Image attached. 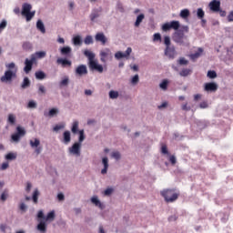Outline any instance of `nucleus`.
<instances>
[{
	"label": "nucleus",
	"mask_w": 233,
	"mask_h": 233,
	"mask_svg": "<svg viewBox=\"0 0 233 233\" xmlns=\"http://www.w3.org/2000/svg\"><path fill=\"white\" fill-rule=\"evenodd\" d=\"M181 108H182V110H185L186 112H188L191 110V107H190V106H188V103L182 105Z\"/></svg>",
	"instance_id": "59"
},
{
	"label": "nucleus",
	"mask_w": 233,
	"mask_h": 233,
	"mask_svg": "<svg viewBox=\"0 0 233 233\" xmlns=\"http://www.w3.org/2000/svg\"><path fill=\"white\" fill-rule=\"evenodd\" d=\"M19 208L22 212H26V209L28 208V207L26 206V204H25V202H22L19 206Z\"/></svg>",
	"instance_id": "58"
},
{
	"label": "nucleus",
	"mask_w": 233,
	"mask_h": 233,
	"mask_svg": "<svg viewBox=\"0 0 233 233\" xmlns=\"http://www.w3.org/2000/svg\"><path fill=\"white\" fill-rule=\"evenodd\" d=\"M70 141H72V137L70 136V131H65L63 133L62 143H64V145H68V143H70Z\"/></svg>",
	"instance_id": "21"
},
{
	"label": "nucleus",
	"mask_w": 233,
	"mask_h": 233,
	"mask_svg": "<svg viewBox=\"0 0 233 233\" xmlns=\"http://www.w3.org/2000/svg\"><path fill=\"white\" fill-rule=\"evenodd\" d=\"M91 203L95 205L96 207H98V208L103 209V204L101 203V200L96 196L91 198Z\"/></svg>",
	"instance_id": "29"
},
{
	"label": "nucleus",
	"mask_w": 233,
	"mask_h": 233,
	"mask_svg": "<svg viewBox=\"0 0 233 233\" xmlns=\"http://www.w3.org/2000/svg\"><path fill=\"white\" fill-rule=\"evenodd\" d=\"M60 54L61 56H66V57L70 56V54H72V47L64 46L60 48Z\"/></svg>",
	"instance_id": "23"
},
{
	"label": "nucleus",
	"mask_w": 233,
	"mask_h": 233,
	"mask_svg": "<svg viewBox=\"0 0 233 233\" xmlns=\"http://www.w3.org/2000/svg\"><path fill=\"white\" fill-rule=\"evenodd\" d=\"M36 28L41 32V34H46V28H45V24L43 23V20H37Z\"/></svg>",
	"instance_id": "24"
},
{
	"label": "nucleus",
	"mask_w": 233,
	"mask_h": 233,
	"mask_svg": "<svg viewBox=\"0 0 233 233\" xmlns=\"http://www.w3.org/2000/svg\"><path fill=\"white\" fill-rule=\"evenodd\" d=\"M112 192H114V189L108 187L104 191V195L105 196H110L112 194Z\"/></svg>",
	"instance_id": "63"
},
{
	"label": "nucleus",
	"mask_w": 233,
	"mask_h": 233,
	"mask_svg": "<svg viewBox=\"0 0 233 233\" xmlns=\"http://www.w3.org/2000/svg\"><path fill=\"white\" fill-rule=\"evenodd\" d=\"M56 63L57 65H61L63 68H66V66H72V61L66 58H57Z\"/></svg>",
	"instance_id": "20"
},
{
	"label": "nucleus",
	"mask_w": 233,
	"mask_h": 233,
	"mask_svg": "<svg viewBox=\"0 0 233 233\" xmlns=\"http://www.w3.org/2000/svg\"><path fill=\"white\" fill-rule=\"evenodd\" d=\"M75 74L76 76H79V77H83V76H86V74H88V69L86 68V66L80 65L76 68Z\"/></svg>",
	"instance_id": "15"
},
{
	"label": "nucleus",
	"mask_w": 233,
	"mask_h": 233,
	"mask_svg": "<svg viewBox=\"0 0 233 233\" xmlns=\"http://www.w3.org/2000/svg\"><path fill=\"white\" fill-rule=\"evenodd\" d=\"M153 40L154 41H161V34H159V33L154 34Z\"/></svg>",
	"instance_id": "60"
},
{
	"label": "nucleus",
	"mask_w": 233,
	"mask_h": 233,
	"mask_svg": "<svg viewBox=\"0 0 233 233\" xmlns=\"http://www.w3.org/2000/svg\"><path fill=\"white\" fill-rule=\"evenodd\" d=\"M116 10H118V12H121V14L125 12V7H123V4L121 2L116 3Z\"/></svg>",
	"instance_id": "52"
},
{
	"label": "nucleus",
	"mask_w": 233,
	"mask_h": 233,
	"mask_svg": "<svg viewBox=\"0 0 233 233\" xmlns=\"http://www.w3.org/2000/svg\"><path fill=\"white\" fill-rule=\"evenodd\" d=\"M95 39L98 43H101V45H106V41H108V39L105 35V33H96L95 35Z\"/></svg>",
	"instance_id": "17"
},
{
	"label": "nucleus",
	"mask_w": 233,
	"mask_h": 233,
	"mask_svg": "<svg viewBox=\"0 0 233 233\" xmlns=\"http://www.w3.org/2000/svg\"><path fill=\"white\" fill-rule=\"evenodd\" d=\"M179 21L173 20L171 22L165 23L162 25V30L163 32H168V30H170L171 28L173 30H179Z\"/></svg>",
	"instance_id": "7"
},
{
	"label": "nucleus",
	"mask_w": 233,
	"mask_h": 233,
	"mask_svg": "<svg viewBox=\"0 0 233 233\" xmlns=\"http://www.w3.org/2000/svg\"><path fill=\"white\" fill-rule=\"evenodd\" d=\"M108 56H112V52H110L109 48H106L104 51L100 52V61L102 63H106V57H108Z\"/></svg>",
	"instance_id": "19"
},
{
	"label": "nucleus",
	"mask_w": 233,
	"mask_h": 233,
	"mask_svg": "<svg viewBox=\"0 0 233 233\" xmlns=\"http://www.w3.org/2000/svg\"><path fill=\"white\" fill-rule=\"evenodd\" d=\"M8 167H10V164H8V162H4L0 167V170H6Z\"/></svg>",
	"instance_id": "61"
},
{
	"label": "nucleus",
	"mask_w": 233,
	"mask_h": 233,
	"mask_svg": "<svg viewBox=\"0 0 233 233\" xmlns=\"http://www.w3.org/2000/svg\"><path fill=\"white\" fill-rule=\"evenodd\" d=\"M208 8H209L210 12H213L214 14H218L219 9L221 8V1L212 0L208 4Z\"/></svg>",
	"instance_id": "11"
},
{
	"label": "nucleus",
	"mask_w": 233,
	"mask_h": 233,
	"mask_svg": "<svg viewBox=\"0 0 233 233\" xmlns=\"http://www.w3.org/2000/svg\"><path fill=\"white\" fill-rule=\"evenodd\" d=\"M24 136H26V130H25V127L18 126L16 127V133L11 136V139L14 143H19Z\"/></svg>",
	"instance_id": "5"
},
{
	"label": "nucleus",
	"mask_w": 233,
	"mask_h": 233,
	"mask_svg": "<svg viewBox=\"0 0 233 233\" xmlns=\"http://www.w3.org/2000/svg\"><path fill=\"white\" fill-rule=\"evenodd\" d=\"M38 94H46V88L45 86L41 84L38 85Z\"/></svg>",
	"instance_id": "51"
},
{
	"label": "nucleus",
	"mask_w": 233,
	"mask_h": 233,
	"mask_svg": "<svg viewBox=\"0 0 233 233\" xmlns=\"http://www.w3.org/2000/svg\"><path fill=\"white\" fill-rule=\"evenodd\" d=\"M177 63L178 65H188V60L185 59V57H180Z\"/></svg>",
	"instance_id": "57"
},
{
	"label": "nucleus",
	"mask_w": 233,
	"mask_h": 233,
	"mask_svg": "<svg viewBox=\"0 0 233 233\" xmlns=\"http://www.w3.org/2000/svg\"><path fill=\"white\" fill-rule=\"evenodd\" d=\"M79 134V137H78V142L76 143H80V145H82V143L85 141V130L81 129L78 131Z\"/></svg>",
	"instance_id": "44"
},
{
	"label": "nucleus",
	"mask_w": 233,
	"mask_h": 233,
	"mask_svg": "<svg viewBox=\"0 0 233 233\" xmlns=\"http://www.w3.org/2000/svg\"><path fill=\"white\" fill-rule=\"evenodd\" d=\"M102 165H104V168L101 170V174L105 175L108 172V157L102 158Z\"/></svg>",
	"instance_id": "27"
},
{
	"label": "nucleus",
	"mask_w": 233,
	"mask_h": 233,
	"mask_svg": "<svg viewBox=\"0 0 233 233\" xmlns=\"http://www.w3.org/2000/svg\"><path fill=\"white\" fill-rule=\"evenodd\" d=\"M228 23H233V11H230L227 16Z\"/></svg>",
	"instance_id": "62"
},
{
	"label": "nucleus",
	"mask_w": 233,
	"mask_h": 233,
	"mask_svg": "<svg viewBox=\"0 0 233 233\" xmlns=\"http://www.w3.org/2000/svg\"><path fill=\"white\" fill-rule=\"evenodd\" d=\"M172 39L174 43L177 45H180L182 46H190V41L188 40V36L185 35L183 31H176L173 34Z\"/></svg>",
	"instance_id": "2"
},
{
	"label": "nucleus",
	"mask_w": 233,
	"mask_h": 233,
	"mask_svg": "<svg viewBox=\"0 0 233 233\" xmlns=\"http://www.w3.org/2000/svg\"><path fill=\"white\" fill-rule=\"evenodd\" d=\"M207 76L209 77V79H216L218 77V73L214 70H209L208 71Z\"/></svg>",
	"instance_id": "46"
},
{
	"label": "nucleus",
	"mask_w": 233,
	"mask_h": 233,
	"mask_svg": "<svg viewBox=\"0 0 233 233\" xmlns=\"http://www.w3.org/2000/svg\"><path fill=\"white\" fill-rule=\"evenodd\" d=\"M5 157L7 161H14L15 159H17V153H7Z\"/></svg>",
	"instance_id": "35"
},
{
	"label": "nucleus",
	"mask_w": 233,
	"mask_h": 233,
	"mask_svg": "<svg viewBox=\"0 0 233 233\" xmlns=\"http://www.w3.org/2000/svg\"><path fill=\"white\" fill-rule=\"evenodd\" d=\"M84 56H86V57H87L89 63H92V61H96V60H94V59H96V54L92 53L89 50L84 51Z\"/></svg>",
	"instance_id": "28"
},
{
	"label": "nucleus",
	"mask_w": 233,
	"mask_h": 233,
	"mask_svg": "<svg viewBox=\"0 0 233 233\" xmlns=\"http://www.w3.org/2000/svg\"><path fill=\"white\" fill-rule=\"evenodd\" d=\"M32 61H37V59H44V57H46V52L45 51H38L35 54L31 55Z\"/></svg>",
	"instance_id": "18"
},
{
	"label": "nucleus",
	"mask_w": 233,
	"mask_h": 233,
	"mask_svg": "<svg viewBox=\"0 0 233 233\" xmlns=\"http://www.w3.org/2000/svg\"><path fill=\"white\" fill-rule=\"evenodd\" d=\"M164 45L166 46L164 50L165 56L168 57V59H176V56H177V51H176V46H172L170 36H164Z\"/></svg>",
	"instance_id": "1"
},
{
	"label": "nucleus",
	"mask_w": 233,
	"mask_h": 233,
	"mask_svg": "<svg viewBox=\"0 0 233 233\" xmlns=\"http://www.w3.org/2000/svg\"><path fill=\"white\" fill-rule=\"evenodd\" d=\"M130 54H132V47H127L125 53L121 51L116 52L115 54V57L117 60L123 59V57H125L126 59H128V57L130 56Z\"/></svg>",
	"instance_id": "12"
},
{
	"label": "nucleus",
	"mask_w": 233,
	"mask_h": 233,
	"mask_svg": "<svg viewBox=\"0 0 233 233\" xmlns=\"http://www.w3.org/2000/svg\"><path fill=\"white\" fill-rule=\"evenodd\" d=\"M132 85H137L139 83V75H135L131 79Z\"/></svg>",
	"instance_id": "53"
},
{
	"label": "nucleus",
	"mask_w": 233,
	"mask_h": 233,
	"mask_svg": "<svg viewBox=\"0 0 233 233\" xmlns=\"http://www.w3.org/2000/svg\"><path fill=\"white\" fill-rule=\"evenodd\" d=\"M111 156L116 161H119V159H121V153H119V151L113 152Z\"/></svg>",
	"instance_id": "48"
},
{
	"label": "nucleus",
	"mask_w": 233,
	"mask_h": 233,
	"mask_svg": "<svg viewBox=\"0 0 233 233\" xmlns=\"http://www.w3.org/2000/svg\"><path fill=\"white\" fill-rule=\"evenodd\" d=\"M202 54H203V48L199 47L198 51L191 54L189 57L190 59H192V61H196V59H199V57H201Z\"/></svg>",
	"instance_id": "22"
},
{
	"label": "nucleus",
	"mask_w": 233,
	"mask_h": 233,
	"mask_svg": "<svg viewBox=\"0 0 233 233\" xmlns=\"http://www.w3.org/2000/svg\"><path fill=\"white\" fill-rule=\"evenodd\" d=\"M99 12H101V10H98V9H95L92 11L89 16L92 22L96 21V19L99 17Z\"/></svg>",
	"instance_id": "34"
},
{
	"label": "nucleus",
	"mask_w": 233,
	"mask_h": 233,
	"mask_svg": "<svg viewBox=\"0 0 233 233\" xmlns=\"http://www.w3.org/2000/svg\"><path fill=\"white\" fill-rule=\"evenodd\" d=\"M27 108H37V103L34 100H31L27 104Z\"/></svg>",
	"instance_id": "49"
},
{
	"label": "nucleus",
	"mask_w": 233,
	"mask_h": 233,
	"mask_svg": "<svg viewBox=\"0 0 233 233\" xmlns=\"http://www.w3.org/2000/svg\"><path fill=\"white\" fill-rule=\"evenodd\" d=\"M31 148H35V153L39 156L43 152V147H41V140L39 138H33L29 140Z\"/></svg>",
	"instance_id": "6"
},
{
	"label": "nucleus",
	"mask_w": 233,
	"mask_h": 233,
	"mask_svg": "<svg viewBox=\"0 0 233 233\" xmlns=\"http://www.w3.org/2000/svg\"><path fill=\"white\" fill-rule=\"evenodd\" d=\"M24 50H32V44L30 42H25L23 44Z\"/></svg>",
	"instance_id": "54"
},
{
	"label": "nucleus",
	"mask_w": 233,
	"mask_h": 233,
	"mask_svg": "<svg viewBox=\"0 0 233 233\" xmlns=\"http://www.w3.org/2000/svg\"><path fill=\"white\" fill-rule=\"evenodd\" d=\"M56 219V211L52 210L45 218V221H54Z\"/></svg>",
	"instance_id": "33"
},
{
	"label": "nucleus",
	"mask_w": 233,
	"mask_h": 233,
	"mask_svg": "<svg viewBox=\"0 0 233 233\" xmlns=\"http://www.w3.org/2000/svg\"><path fill=\"white\" fill-rule=\"evenodd\" d=\"M197 17H198V19H203L205 17V11H203V8H198L197 10Z\"/></svg>",
	"instance_id": "47"
},
{
	"label": "nucleus",
	"mask_w": 233,
	"mask_h": 233,
	"mask_svg": "<svg viewBox=\"0 0 233 233\" xmlns=\"http://www.w3.org/2000/svg\"><path fill=\"white\" fill-rule=\"evenodd\" d=\"M88 65L90 70H95L96 72H99V74H103V66L99 65L96 60L89 62Z\"/></svg>",
	"instance_id": "14"
},
{
	"label": "nucleus",
	"mask_w": 233,
	"mask_h": 233,
	"mask_svg": "<svg viewBox=\"0 0 233 233\" xmlns=\"http://www.w3.org/2000/svg\"><path fill=\"white\" fill-rule=\"evenodd\" d=\"M34 63L35 60H32V56L30 59L26 58L25 61V67H24V71L25 72V74H30V71L32 70V66H34Z\"/></svg>",
	"instance_id": "16"
},
{
	"label": "nucleus",
	"mask_w": 233,
	"mask_h": 233,
	"mask_svg": "<svg viewBox=\"0 0 233 233\" xmlns=\"http://www.w3.org/2000/svg\"><path fill=\"white\" fill-rule=\"evenodd\" d=\"M161 196L164 197L167 203H174L179 198V195L174 189H164L161 191Z\"/></svg>",
	"instance_id": "4"
},
{
	"label": "nucleus",
	"mask_w": 233,
	"mask_h": 233,
	"mask_svg": "<svg viewBox=\"0 0 233 233\" xmlns=\"http://www.w3.org/2000/svg\"><path fill=\"white\" fill-rule=\"evenodd\" d=\"M85 45H94V37L92 35H88L84 39Z\"/></svg>",
	"instance_id": "42"
},
{
	"label": "nucleus",
	"mask_w": 233,
	"mask_h": 233,
	"mask_svg": "<svg viewBox=\"0 0 233 233\" xmlns=\"http://www.w3.org/2000/svg\"><path fill=\"white\" fill-rule=\"evenodd\" d=\"M40 194L41 193L39 192V189L35 188L32 197H25V201H30V199H32L33 203H35V205H37V203H39Z\"/></svg>",
	"instance_id": "13"
},
{
	"label": "nucleus",
	"mask_w": 233,
	"mask_h": 233,
	"mask_svg": "<svg viewBox=\"0 0 233 233\" xmlns=\"http://www.w3.org/2000/svg\"><path fill=\"white\" fill-rule=\"evenodd\" d=\"M69 154L79 157L81 156V143L76 142L71 147L68 148Z\"/></svg>",
	"instance_id": "9"
},
{
	"label": "nucleus",
	"mask_w": 233,
	"mask_h": 233,
	"mask_svg": "<svg viewBox=\"0 0 233 233\" xmlns=\"http://www.w3.org/2000/svg\"><path fill=\"white\" fill-rule=\"evenodd\" d=\"M57 114H59V109L54 107L50 109L48 113L45 112L44 116L46 117H54V116H57Z\"/></svg>",
	"instance_id": "26"
},
{
	"label": "nucleus",
	"mask_w": 233,
	"mask_h": 233,
	"mask_svg": "<svg viewBox=\"0 0 233 233\" xmlns=\"http://www.w3.org/2000/svg\"><path fill=\"white\" fill-rule=\"evenodd\" d=\"M32 190V183L26 182V187H25V192H30Z\"/></svg>",
	"instance_id": "64"
},
{
	"label": "nucleus",
	"mask_w": 233,
	"mask_h": 233,
	"mask_svg": "<svg viewBox=\"0 0 233 233\" xmlns=\"http://www.w3.org/2000/svg\"><path fill=\"white\" fill-rule=\"evenodd\" d=\"M21 15L25 17V21L30 22L35 15V11H32V5L29 3H24L22 5Z\"/></svg>",
	"instance_id": "3"
},
{
	"label": "nucleus",
	"mask_w": 233,
	"mask_h": 233,
	"mask_svg": "<svg viewBox=\"0 0 233 233\" xmlns=\"http://www.w3.org/2000/svg\"><path fill=\"white\" fill-rule=\"evenodd\" d=\"M190 74H192V70L184 68L179 73V76H181V77H187V76H190Z\"/></svg>",
	"instance_id": "41"
},
{
	"label": "nucleus",
	"mask_w": 233,
	"mask_h": 233,
	"mask_svg": "<svg viewBox=\"0 0 233 233\" xmlns=\"http://www.w3.org/2000/svg\"><path fill=\"white\" fill-rule=\"evenodd\" d=\"M71 132L73 134H77V132L79 133V121L75 120L72 124V127H71Z\"/></svg>",
	"instance_id": "32"
},
{
	"label": "nucleus",
	"mask_w": 233,
	"mask_h": 233,
	"mask_svg": "<svg viewBox=\"0 0 233 233\" xmlns=\"http://www.w3.org/2000/svg\"><path fill=\"white\" fill-rule=\"evenodd\" d=\"M14 77H15V72L12 70H6L4 76L0 77V81L1 83H10Z\"/></svg>",
	"instance_id": "8"
},
{
	"label": "nucleus",
	"mask_w": 233,
	"mask_h": 233,
	"mask_svg": "<svg viewBox=\"0 0 233 233\" xmlns=\"http://www.w3.org/2000/svg\"><path fill=\"white\" fill-rule=\"evenodd\" d=\"M36 228H37V230H39V232L46 233V222L40 221L38 223Z\"/></svg>",
	"instance_id": "30"
},
{
	"label": "nucleus",
	"mask_w": 233,
	"mask_h": 233,
	"mask_svg": "<svg viewBox=\"0 0 233 233\" xmlns=\"http://www.w3.org/2000/svg\"><path fill=\"white\" fill-rule=\"evenodd\" d=\"M68 83H70V78L68 76H64L62 80L59 82V86H68Z\"/></svg>",
	"instance_id": "38"
},
{
	"label": "nucleus",
	"mask_w": 233,
	"mask_h": 233,
	"mask_svg": "<svg viewBox=\"0 0 233 233\" xmlns=\"http://www.w3.org/2000/svg\"><path fill=\"white\" fill-rule=\"evenodd\" d=\"M28 86H30V79H28V77H25L22 82L21 88L25 90V88H28Z\"/></svg>",
	"instance_id": "43"
},
{
	"label": "nucleus",
	"mask_w": 233,
	"mask_h": 233,
	"mask_svg": "<svg viewBox=\"0 0 233 233\" xmlns=\"http://www.w3.org/2000/svg\"><path fill=\"white\" fill-rule=\"evenodd\" d=\"M179 16L182 19H188V17H190V10H188V9H182L180 11Z\"/></svg>",
	"instance_id": "31"
},
{
	"label": "nucleus",
	"mask_w": 233,
	"mask_h": 233,
	"mask_svg": "<svg viewBox=\"0 0 233 233\" xmlns=\"http://www.w3.org/2000/svg\"><path fill=\"white\" fill-rule=\"evenodd\" d=\"M73 45H75V46H81V45H83L80 35L73 37Z\"/></svg>",
	"instance_id": "36"
},
{
	"label": "nucleus",
	"mask_w": 233,
	"mask_h": 233,
	"mask_svg": "<svg viewBox=\"0 0 233 233\" xmlns=\"http://www.w3.org/2000/svg\"><path fill=\"white\" fill-rule=\"evenodd\" d=\"M143 19H145V15L140 14L137 15V20L135 22V26L137 28L141 23H143Z\"/></svg>",
	"instance_id": "37"
},
{
	"label": "nucleus",
	"mask_w": 233,
	"mask_h": 233,
	"mask_svg": "<svg viewBox=\"0 0 233 233\" xmlns=\"http://www.w3.org/2000/svg\"><path fill=\"white\" fill-rule=\"evenodd\" d=\"M15 115L11 113L7 116V123H9V125H15Z\"/></svg>",
	"instance_id": "40"
},
{
	"label": "nucleus",
	"mask_w": 233,
	"mask_h": 233,
	"mask_svg": "<svg viewBox=\"0 0 233 233\" xmlns=\"http://www.w3.org/2000/svg\"><path fill=\"white\" fill-rule=\"evenodd\" d=\"M35 79H39V80H43L45 79V77H46V74H45V72L43 71H36L35 73Z\"/></svg>",
	"instance_id": "39"
},
{
	"label": "nucleus",
	"mask_w": 233,
	"mask_h": 233,
	"mask_svg": "<svg viewBox=\"0 0 233 233\" xmlns=\"http://www.w3.org/2000/svg\"><path fill=\"white\" fill-rule=\"evenodd\" d=\"M204 91L208 94L218 92V84L216 82H208L204 84Z\"/></svg>",
	"instance_id": "10"
},
{
	"label": "nucleus",
	"mask_w": 233,
	"mask_h": 233,
	"mask_svg": "<svg viewBox=\"0 0 233 233\" xmlns=\"http://www.w3.org/2000/svg\"><path fill=\"white\" fill-rule=\"evenodd\" d=\"M65 128V124L56 125L53 128L54 132H59V130H63Z\"/></svg>",
	"instance_id": "50"
},
{
	"label": "nucleus",
	"mask_w": 233,
	"mask_h": 233,
	"mask_svg": "<svg viewBox=\"0 0 233 233\" xmlns=\"http://www.w3.org/2000/svg\"><path fill=\"white\" fill-rule=\"evenodd\" d=\"M168 79H163L159 84L160 90H163V92H167L168 90V85H169Z\"/></svg>",
	"instance_id": "25"
},
{
	"label": "nucleus",
	"mask_w": 233,
	"mask_h": 233,
	"mask_svg": "<svg viewBox=\"0 0 233 233\" xmlns=\"http://www.w3.org/2000/svg\"><path fill=\"white\" fill-rule=\"evenodd\" d=\"M117 97H119V92L115 91V90L109 91V98L110 99H117Z\"/></svg>",
	"instance_id": "45"
},
{
	"label": "nucleus",
	"mask_w": 233,
	"mask_h": 233,
	"mask_svg": "<svg viewBox=\"0 0 233 233\" xmlns=\"http://www.w3.org/2000/svg\"><path fill=\"white\" fill-rule=\"evenodd\" d=\"M161 154H164V156H168V148L167 147V145H162Z\"/></svg>",
	"instance_id": "55"
},
{
	"label": "nucleus",
	"mask_w": 233,
	"mask_h": 233,
	"mask_svg": "<svg viewBox=\"0 0 233 233\" xmlns=\"http://www.w3.org/2000/svg\"><path fill=\"white\" fill-rule=\"evenodd\" d=\"M6 25H7L6 20H3L0 23V34H1V32H3L5 30V28H6Z\"/></svg>",
	"instance_id": "56"
}]
</instances>
